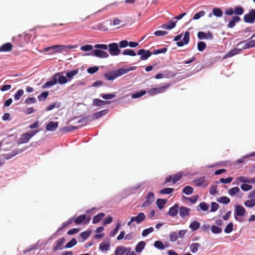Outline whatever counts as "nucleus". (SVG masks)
I'll return each mask as SVG.
<instances>
[{"instance_id":"nucleus-13","label":"nucleus","mask_w":255,"mask_h":255,"mask_svg":"<svg viewBox=\"0 0 255 255\" xmlns=\"http://www.w3.org/2000/svg\"><path fill=\"white\" fill-rule=\"evenodd\" d=\"M136 69V67L132 66L129 68L124 69V68H120L117 70L115 71L117 77L121 76L123 75H124L126 73H128V72L132 70H134Z\"/></svg>"},{"instance_id":"nucleus-56","label":"nucleus","mask_w":255,"mask_h":255,"mask_svg":"<svg viewBox=\"0 0 255 255\" xmlns=\"http://www.w3.org/2000/svg\"><path fill=\"white\" fill-rule=\"evenodd\" d=\"M145 93H146V92L145 91H140L139 92L133 94L131 95V98L132 99L138 98L144 95L145 94Z\"/></svg>"},{"instance_id":"nucleus-42","label":"nucleus","mask_w":255,"mask_h":255,"mask_svg":"<svg viewBox=\"0 0 255 255\" xmlns=\"http://www.w3.org/2000/svg\"><path fill=\"white\" fill-rule=\"evenodd\" d=\"M100 96L104 99L109 100L116 97V95L115 93L112 94H101Z\"/></svg>"},{"instance_id":"nucleus-6","label":"nucleus","mask_w":255,"mask_h":255,"mask_svg":"<svg viewBox=\"0 0 255 255\" xmlns=\"http://www.w3.org/2000/svg\"><path fill=\"white\" fill-rule=\"evenodd\" d=\"M145 201L142 205V207H149L154 200V194L152 192H149L145 197Z\"/></svg>"},{"instance_id":"nucleus-61","label":"nucleus","mask_w":255,"mask_h":255,"mask_svg":"<svg viewBox=\"0 0 255 255\" xmlns=\"http://www.w3.org/2000/svg\"><path fill=\"white\" fill-rule=\"evenodd\" d=\"M169 237L171 241L175 242L178 238V234L175 232H172L170 233Z\"/></svg>"},{"instance_id":"nucleus-27","label":"nucleus","mask_w":255,"mask_h":255,"mask_svg":"<svg viewBox=\"0 0 255 255\" xmlns=\"http://www.w3.org/2000/svg\"><path fill=\"white\" fill-rule=\"evenodd\" d=\"M104 76L106 79L108 81L114 80L118 77L116 74L115 71L111 72L109 73H106Z\"/></svg>"},{"instance_id":"nucleus-10","label":"nucleus","mask_w":255,"mask_h":255,"mask_svg":"<svg viewBox=\"0 0 255 255\" xmlns=\"http://www.w3.org/2000/svg\"><path fill=\"white\" fill-rule=\"evenodd\" d=\"M137 54L141 56L140 58L141 60H145L151 55L152 53L149 50L141 49L137 51Z\"/></svg>"},{"instance_id":"nucleus-33","label":"nucleus","mask_w":255,"mask_h":255,"mask_svg":"<svg viewBox=\"0 0 255 255\" xmlns=\"http://www.w3.org/2000/svg\"><path fill=\"white\" fill-rule=\"evenodd\" d=\"M145 246V243L144 241H140L135 247V250L136 252H141Z\"/></svg>"},{"instance_id":"nucleus-2","label":"nucleus","mask_w":255,"mask_h":255,"mask_svg":"<svg viewBox=\"0 0 255 255\" xmlns=\"http://www.w3.org/2000/svg\"><path fill=\"white\" fill-rule=\"evenodd\" d=\"M170 86V83H167L163 86H161L158 88H153L150 89L147 91L151 96H154L158 94L162 93L165 92V90Z\"/></svg>"},{"instance_id":"nucleus-5","label":"nucleus","mask_w":255,"mask_h":255,"mask_svg":"<svg viewBox=\"0 0 255 255\" xmlns=\"http://www.w3.org/2000/svg\"><path fill=\"white\" fill-rule=\"evenodd\" d=\"M92 51L91 55L100 58H107L109 57V54L105 51H103L102 49L96 48Z\"/></svg>"},{"instance_id":"nucleus-48","label":"nucleus","mask_w":255,"mask_h":255,"mask_svg":"<svg viewBox=\"0 0 255 255\" xmlns=\"http://www.w3.org/2000/svg\"><path fill=\"white\" fill-rule=\"evenodd\" d=\"M213 14L217 17H221L223 15L222 10L218 8H215L213 9Z\"/></svg>"},{"instance_id":"nucleus-1","label":"nucleus","mask_w":255,"mask_h":255,"mask_svg":"<svg viewBox=\"0 0 255 255\" xmlns=\"http://www.w3.org/2000/svg\"><path fill=\"white\" fill-rule=\"evenodd\" d=\"M95 48L102 49L107 50L109 48V52L112 56H117L121 53V50L119 48V45L117 43H112L108 45L104 44H97L94 46Z\"/></svg>"},{"instance_id":"nucleus-23","label":"nucleus","mask_w":255,"mask_h":255,"mask_svg":"<svg viewBox=\"0 0 255 255\" xmlns=\"http://www.w3.org/2000/svg\"><path fill=\"white\" fill-rule=\"evenodd\" d=\"M176 21H169L168 22L162 24L161 27L164 29L170 30L175 27Z\"/></svg>"},{"instance_id":"nucleus-25","label":"nucleus","mask_w":255,"mask_h":255,"mask_svg":"<svg viewBox=\"0 0 255 255\" xmlns=\"http://www.w3.org/2000/svg\"><path fill=\"white\" fill-rule=\"evenodd\" d=\"M241 18L239 16H233L232 19L229 22L228 27L229 28H233L236 25V22H239Z\"/></svg>"},{"instance_id":"nucleus-51","label":"nucleus","mask_w":255,"mask_h":255,"mask_svg":"<svg viewBox=\"0 0 255 255\" xmlns=\"http://www.w3.org/2000/svg\"><path fill=\"white\" fill-rule=\"evenodd\" d=\"M174 190L173 188H165L159 191V193L161 194H169L171 193Z\"/></svg>"},{"instance_id":"nucleus-7","label":"nucleus","mask_w":255,"mask_h":255,"mask_svg":"<svg viewBox=\"0 0 255 255\" xmlns=\"http://www.w3.org/2000/svg\"><path fill=\"white\" fill-rule=\"evenodd\" d=\"M91 220L90 217L87 218V216L85 214L81 215L75 218L73 221L74 222L77 224L79 225L81 223H83L84 224H86L89 222Z\"/></svg>"},{"instance_id":"nucleus-41","label":"nucleus","mask_w":255,"mask_h":255,"mask_svg":"<svg viewBox=\"0 0 255 255\" xmlns=\"http://www.w3.org/2000/svg\"><path fill=\"white\" fill-rule=\"evenodd\" d=\"M219 203L227 204L230 203V199L226 196H222L217 199Z\"/></svg>"},{"instance_id":"nucleus-59","label":"nucleus","mask_w":255,"mask_h":255,"mask_svg":"<svg viewBox=\"0 0 255 255\" xmlns=\"http://www.w3.org/2000/svg\"><path fill=\"white\" fill-rule=\"evenodd\" d=\"M110 24L113 26L119 25L121 23V20L117 18H114L113 20H110Z\"/></svg>"},{"instance_id":"nucleus-64","label":"nucleus","mask_w":255,"mask_h":255,"mask_svg":"<svg viewBox=\"0 0 255 255\" xmlns=\"http://www.w3.org/2000/svg\"><path fill=\"white\" fill-rule=\"evenodd\" d=\"M201 209L203 211H206L209 209L208 205L205 202H201L199 204Z\"/></svg>"},{"instance_id":"nucleus-44","label":"nucleus","mask_w":255,"mask_h":255,"mask_svg":"<svg viewBox=\"0 0 255 255\" xmlns=\"http://www.w3.org/2000/svg\"><path fill=\"white\" fill-rule=\"evenodd\" d=\"M240 191V190L238 187H234L228 190V193L230 196H233Z\"/></svg>"},{"instance_id":"nucleus-46","label":"nucleus","mask_w":255,"mask_h":255,"mask_svg":"<svg viewBox=\"0 0 255 255\" xmlns=\"http://www.w3.org/2000/svg\"><path fill=\"white\" fill-rule=\"evenodd\" d=\"M49 93L47 91L43 92L38 96V99L39 101H45L48 97Z\"/></svg>"},{"instance_id":"nucleus-24","label":"nucleus","mask_w":255,"mask_h":255,"mask_svg":"<svg viewBox=\"0 0 255 255\" xmlns=\"http://www.w3.org/2000/svg\"><path fill=\"white\" fill-rule=\"evenodd\" d=\"M111 103V102L108 101H103L102 100H100L99 99H95L93 100V104L94 105L100 107L103 105L109 104Z\"/></svg>"},{"instance_id":"nucleus-22","label":"nucleus","mask_w":255,"mask_h":255,"mask_svg":"<svg viewBox=\"0 0 255 255\" xmlns=\"http://www.w3.org/2000/svg\"><path fill=\"white\" fill-rule=\"evenodd\" d=\"M115 254V255H128V252L122 247H118L116 249Z\"/></svg>"},{"instance_id":"nucleus-55","label":"nucleus","mask_w":255,"mask_h":255,"mask_svg":"<svg viewBox=\"0 0 255 255\" xmlns=\"http://www.w3.org/2000/svg\"><path fill=\"white\" fill-rule=\"evenodd\" d=\"M206 47V44L204 42L200 41L197 44V48L199 51H203Z\"/></svg>"},{"instance_id":"nucleus-30","label":"nucleus","mask_w":255,"mask_h":255,"mask_svg":"<svg viewBox=\"0 0 255 255\" xmlns=\"http://www.w3.org/2000/svg\"><path fill=\"white\" fill-rule=\"evenodd\" d=\"M89 116H85L79 120L78 121V123L81 124V125L79 126L80 127V128L83 126H85L87 125L89 122Z\"/></svg>"},{"instance_id":"nucleus-17","label":"nucleus","mask_w":255,"mask_h":255,"mask_svg":"<svg viewBox=\"0 0 255 255\" xmlns=\"http://www.w3.org/2000/svg\"><path fill=\"white\" fill-rule=\"evenodd\" d=\"M191 209L186 207L181 206L179 208V215L181 218H184L186 216H189Z\"/></svg>"},{"instance_id":"nucleus-21","label":"nucleus","mask_w":255,"mask_h":255,"mask_svg":"<svg viewBox=\"0 0 255 255\" xmlns=\"http://www.w3.org/2000/svg\"><path fill=\"white\" fill-rule=\"evenodd\" d=\"M57 83V80L56 77H54V75L52 77V79L50 81H49L46 82L42 86V89H45L48 87H52L55 85Z\"/></svg>"},{"instance_id":"nucleus-34","label":"nucleus","mask_w":255,"mask_h":255,"mask_svg":"<svg viewBox=\"0 0 255 255\" xmlns=\"http://www.w3.org/2000/svg\"><path fill=\"white\" fill-rule=\"evenodd\" d=\"M255 47V40H251L245 43L242 47L243 49H246Z\"/></svg>"},{"instance_id":"nucleus-19","label":"nucleus","mask_w":255,"mask_h":255,"mask_svg":"<svg viewBox=\"0 0 255 255\" xmlns=\"http://www.w3.org/2000/svg\"><path fill=\"white\" fill-rule=\"evenodd\" d=\"M79 72V70L78 69H75L73 70L68 71L66 73V77L68 81H71L74 76L77 75Z\"/></svg>"},{"instance_id":"nucleus-14","label":"nucleus","mask_w":255,"mask_h":255,"mask_svg":"<svg viewBox=\"0 0 255 255\" xmlns=\"http://www.w3.org/2000/svg\"><path fill=\"white\" fill-rule=\"evenodd\" d=\"M193 182L197 186L206 187L208 185V183L206 181L205 177H201L198 179H194Z\"/></svg>"},{"instance_id":"nucleus-35","label":"nucleus","mask_w":255,"mask_h":255,"mask_svg":"<svg viewBox=\"0 0 255 255\" xmlns=\"http://www.w3.org/2000/svg\"><path fill=\"white\" fill-rule=\"evenodd\" d=\"M166 202V199H158L156 201V205L159 209L161 210L164 208Z\"/></svg>"},{"instance_id":"nucleus-45","label":"nucleus","mask_w":255,"mask_h":255,"mask_svg":"<svg viewBox=\"0 0 255 255\" xmlns=\"http://www.w3.org/2000/svg\"><path fill=\"white\" fill-rule=\"evenodd\" d=\"M193 188L190 186H186L182 190V192L186 195H190L193 193Z\"/></svg>"},{"instance_id":"nucleus-60","label":"nucleus","mask_w":255,"mask_h":255,"mask_svg":"<svg viewBox=\"0 0 255 255\" xmlns=\"http://www.w3.org/2000/svg\"><path fill=\"white\" fill-rule=\"evenodd\" d=\"M233 230V224L232 223H229L225 229V232L226 233H230Z\"/></svg>"},{"instance_id":"nucleus-16","label":"nucleus","mask_w":255,"mask_h":255,"mask_svg":"<svg viewBox=\"0 0 255 255\" xmlns=\"http://www.w3.org/2000/svg\"><path fill=\"white\" fill-rule=\"evenodd\" d=\"M242 49H239V48H234L231 50H230L229 52H228L223 57L224 59H227L228 58L231 57L235 55H237L239 54L242 50Z\"/></svg>"},{"instance_id":"nucleus-12","label":"nucleus","mask_w":255,"mask_h":255,"mask_svg":"<svg viewBox=\"0 0 255 255\" xmlns=\"http://www.w3.org/2000/svg\"><path fill=\"white\" fill-rule=\"evenodd\" d=\"M190 40V33L188 31H186L184 33L182 41H178L176 43L178 47L183 46L184 45L187 44Z\"/></svg>"},{"instance_id":"nucleus-38","label":"nucleus","mask_w":255,"mask_h":255,"mask_svg":"<svg viewBox=\"0 0 255 255\" xmlns=\"http://www.w3.org/2000/svg\"><path fill=\"white\" fill-rule=\"evenodd\" d=\"M108 110L107 109L103 110L101 111L95 113L94 116L96 119H98L106 115L108 113Z\"/></svg>"},{"instance_id":"nucleus-52","label":"nucleus","mask_w":255,"mask_h":255,"mask_svg":"<svg viewBox=\"0 0 255 255\" xmlns=\"http://www.w3.org/2000/svg\"><path fill=\"white\" fill-rule=\"evenodd\" d=\"M91 233V231H86L80 234L81 237L83 239L84 241H85L87 239V238L90 236Z\"/></svg>"},{"instance_id":"nucleus-20","label":"nucleus","mask_w":255,"mask_h":255,"mask_svg":"<svg viewBox=\"0 0 255 255\" xmlns=\"http://www.w3.org/2000/svg\"><path fill=\"white\" fill-rule=\"evenodd\" d=\"M12 49V45L7 42L0 46V52L10 51Z\"/></svg>"},{"instance_id":"nucleus-18","label":"nucleus","mask_w":255,"mask_h":255,"mask_svg":"<svg viewBox=\"0 0 255 255\" xmlns=\"http://www.w3.org/2000/svg\"><path fill=\"white\" fill-rule=\"evenodd\" d=\"M178 209L179 206L178 204H175L169 209L168 214L170 216L174 217L177 215Z\"/></svg>"},{"instance_id":"nucleus-40","label":"nucleus","mask_w":255,"mask_h":255,"mask_svg":"<svg viewBox=\"0 0 255 255\" xmlns=\"http://www.w3.org/2000/svg\"><path fill=\"white\" fill-rule=\"evenodd\" d=\"M80 128V126H70L68 127H64L61 129V130L66 132H70L73 130Z\"/></svg>"},{"instance_id":"nucleus-49","label":"nucleus","mask_w":255,"mask_h":255,"mask_svg":"<svg viewBox=\"0 0 255 255\" xmlns=\"http://www.w3.org/2000/svg\"><path fill=\"white\" fill-rule=\"evenodd\" d=\"M244 204L246 207L250 208L253 207L255 206V199H251L248 200L245 202Z\"/></svg>"},{"instance_id":"nucleus-9","label":"nucleus","mask_w":255,"mask_h":255,"mask_svg":"<svg viewBox=\"0 0 255 255\" xmlns=\"http://www.w3.org/2000/svg\"><path fill=\"white\" fill-rule=\"evenodd\" d=\"M76 47V45H54V50L56 52H61L62 51H66L68 49L75 48Z\"/></svg>"},{"instance_id":"nucleus-36","label":"nucleus","mask_w":255,"mask_h":255,"mask_svg":"<svg viewBox=\"0 0 255 255\" xmlns=\"http://www.w3.org/2000/svg\"><path fill=\"white\" fill-rule=\"evenodd\" d=\"M110 244L109 243L102 242L100 244L99 249L102 251H107L110 249Z\"/></svg>"},{"instance_id":"nucleus-53","label":"nucleus","mask_w":255,"mask_h":255,"mask_svg":"<svg viewBox=\"0 0 255 255\" xmlns=\"http://www.w3.org/2000/svg\"><path fill=\"white\" fill-rule=\"evenodd\" d=\"M77 243V240L73 238L70 242L67 243L65 247V248H70L75 246Z\"/></svg>"},{"instance_id":"nucleus-54","label":"nucleus","mask_w":255,"mask_h":255,"mask_svg":"<svg viewBox=\"0 0 255 255\" xmlns=\"http://www.w3.org/2000/svg\"><path fill=\"white\" fill-rule=\"evenodd\" d=\"M234 13L237 15H242L244 13V8L242 6H237L234 8Z\"/></svg>"},{"instance_id":"nucleus-62","label":"nucleus","mask_w":255,"mask_h":255,"mask_svg":"<svg viewBox=\"0 0 255 255\" xmlns=\"http://www.w3.org/2000/svg\"><path fill=\"white\" fill-rule=\"evenodd\" d=\"M93 49V46L91 45H89V44L82 46L80 48V49L83 51H91V50H92Z\"/></svg>"},{"instance_id":"nucleus-39","label":"nucleus","mask_w":255,"mask_h":255,"mask_svg":"<svg viewBox=\"0 0 255 255\" xmlns=\"http://www.w3.org/2000/svg\"><path fill=\"white\" fill-rule=\"evenodd\" d=\"M121 223L118 222L115 228L110 232L109 236L111 237H114L118 233L119 230H120V229L121 228Z\"/></svg>"},{"instance_id":"nucleus-26","label":"nucleus","mask_w":255,"mask_h":255,"mask_svg":"<svg viewBox=\"0 0 255 255\" xmlns=\"http://www.w3.org/2000/svg\"><path fill=\"white\" fill-rule=\"evenodd\" d=\"M245 208L241 205H237L236 207V214L239 216H244L245 214Z\"/></svg>"},{"instance_id":"nucleus-29","label":"nucleus","mask_w":255,"mask_h":255,"mask_svg":"<svg viewBox=\"0 0 255 255\" xmlns=\"http://www.w3.org/2000/svg\"><path fill=\"white\" fill-rule=\"evenodd\" d=\"M105 216V214L103 213H100L94 217L92 223L93 224H96L99 223Z\"/></svg>"},{"instance_id":"nucleus-8","label":"nucleus","mask_w":255,"mask_h":255,"mask_svg":"<svg viewBox=\"0 0 255 255\" xmlns=\"http://www.w3.org/2000/svg\"><path fill=\"white\" fill-rule=\"evenodd\" d=\"M244 20L247 23H254L255 21V9H251L249 13L245 14Z\"/></svg>"},{"instance_id":"nucleus-3","label":"nucleus","mask_w":255,"mask_h":255,"mask_svg":"<svg viewBox=\"0 0 255 255\" xmlns=\"http://www.w3.org/2000/svg\"><path fill=\"white\" fill-rule=\"evenodd\" d=\"M38 130H34L31 132H26L22 134L18 140V144H20L27 142L36 133Z\"/></svg>"},{"instance_id":"nucleus-43","label":"nucleus","mask_w":255,"mask_h":255,"mask_svg":"<svg viewBox=\"0 0 255 255\" xmlns=\"http://www.w3.org/2000/svg\"><path fill=\"white\" fill-rule=\"evenodd\" d=\"M122 54L124 55H129L131 56H134L136 55V53L135 51L132 49H126L124 50Z\"/></svg>"},{"instance_id":"nucleus-28","label":"nucleus","mask_w":255,"mask_h":255,"mask_svg":"<svg viewBox=\"0 0 255 255\" xmlns=\"http://www.w3.org/2000/svg\"><path fill=\"white\" fill-rule=\"evenodd\" d=\"M200 227V223L196 221H194L192 222L190 225L189 228L191 229L192 231H195L198 230Z\"/></svg>"},{"instance_id":"nucleus-31","label":"nucleus","mask_w":255,"mask_h":255,"mask_svg":"<svg viewBox=\"0 0 255 255\" xmlns=\"http://www.w3.org/2000/svg\"><path fill=\"white\" fill-rule=\"evenodd\" d=\"M97 28L101 31H106L108 30L109 27L106 23V21L100 23L97 25Z\"/></svg>"},{"instance_id":"nucleus-32","label":"nucleus","mask_w":255,"mask_h":255,"mask_svg":"<svg viewBox=\"0 0 255 255\" xmlns=\"http://www.w3.org/2000/svg\"><path fill=\"white\" fill-rule=\"evenodd\" d=\"M201 246L199 243H195L190 246V250L192 253H196L198 252L199 248Z\"/></svg>"},{"instance_id":"nucleus-58","label":"nucleus","mask_w":255,"mask_h":255,"mask_svg":"<svg viewBox=\"0 0 255 255\" xmlns=\"http://www.w3.org/2000/svg\"><path fill=\"white\" fill-rule=\"evenodd\" d=\"M154 230L153 227H150L144 230L142 232V236L143 237L147 236L149 234L152 233Z\"/></svg>"},{"instance_id":"nucleus-37","label":"nucleus","mask_w":255,"mask_h":255,"mask_svg":"<svg viewBox=\"0 0 255 255\" xmlns=\"http://www.w3.org/2000/svg\"><path fill=\"white\" fill-rule=\"evenodd\" d=\"M183 174L182 172H178L177 173L173 175L172 176V183L175 184L178 181H179L182 177Z\"/></svg>"},{"instance_id":"nucleus-15","label":"nucleus","mask_w":255,"mask_h":255,"mask_svg":"<svg viewBox=\"0 0 255 255\" xmlns=\"http://www.w3.org/2000/svg\"><path fill=\"white\" fill-rule=\"evenodd\" d=\"M58 127V123L57 122H50L46 126V130L47 131H55Z\"/></svg>"},{"instance_id":"nucleus-57","label":"nucleus","mask_w":255,"mask_h":255,"mask_svg":"<svg viewBox=\"0 0 255 255\" xmlns=\"http://www.w3.org/2000/svg\"><path fill=\"white\" fill-rule=\"evenodd\" d=\"M24 91L23 90L20 89L17 91L14 96V98L15 100H18L20 99L21 97L23 95Z\"/></svg>"},{"instance_id":"nucleus-47","label":"nucleus","mask_w":255,"mask_h":255,"mask_svg":"<svg viewBox=\"0 0 255 255\" xmlns=\"http://www.w3.org/2000/svg\"><path fill=\"white\" fill-rule=\"evenodd\" d=\"M211 230L212 232L214 234H219L222 231V229L221 228L215 225L211 226Z\"/></svg>"},{"instance_id":"nucleus-11","label":"nucleus","mask_w":255,"mask_h":255,"mask_svg":"<svg viewBox=\"0 0 255 255\" xmlns=\"http://www.w3.org/2000/svg\"><path fill=\"white\" fill-rule=\"evenodd\" d=\"M62 73L58 72L53 75L54 77L55 78L56 77L57 83L61 85L66 84L67 82V79L66 76L62 75Z\"/></svg>"},{"instance_id":"nucleus-63","label":"nucleus","mask_w":255,"mask_h":255,"mask_svg":"<svg viewBox=\"0 0 255 255\" xmlns=\"http://www.w3.org/2000/svg\"><path fill=\"white\" fill-rule=\"evenodd\" d=\"M205 12L204 10H201L198 13H196L193 16V19L196 20L199 19L202 16H204Z\"/></svg>"},{"instance_id":"nucleus-50","label":"nucleus","mask_w":255,"mask_h":255,"mask_svg":"<svg viewBox=\"0 0 255 255\" xmlns=\"http://www.w3.org/2000/svg\"><path fill=\"white\" fill-rule=\"evenodd\" d=\"M154 246L159 250H163L165 248V246L162 242L160 241H156L154 243Z\"/></svg>"},{"instance_id":"nucleus-4","label":"nucleus","mask_w":255,"mask_h":255,"mask_svg":"<svg viewBox=\"0 0 255 255\" xmlns=\"http://www.w3.org/2000/svg\"><path fill=\"white\" fill-rule=\"evenodd\" d=\"M145 219V215L142 212L139 213L136 216L132 217L130 221L128 223V225L130 226L132 222H135L137 224H139L143 222Z\"/></svg>"}]
</instances>
